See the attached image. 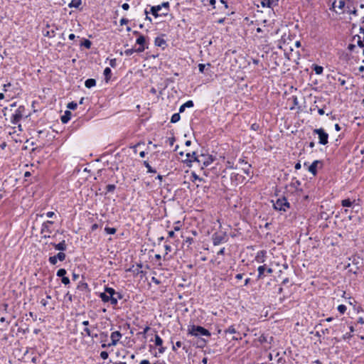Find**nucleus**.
<instances>
[{
    "label": "nucleus",
    "mask_w": 364,
    "mask_h": 364,
    "mask_svg": "<svg viewBox=\"0 0 364 364\" xmlns=\"http://www.w3.org/2000/svg\"><path fill=\"white\" fill-rule=\"evenodd\" d=\"M123 297H124V295L121 292H119V291L115 292L114 299L117 301V304H118V300L122 299Z\"/></svg>",
    "instance_id": "47"
},
{
    "label": "nucleus",
    "mask_w": 364,
    "mask_h": 364,
    "mask_svg": "<svg viewBox=\"0 0 364 364\" xmlns=\"http://www.w3.org/2000/svg\"><path fill=\"white\" fill-rule=\"evenodd\" d=\"M361 26L359 28V31H360V33L363 34L364 33V16L362 17L361 18Z\"/></svg>",
    "instance_id": "54"
},
{
    "label": "nucleus",
    "mask_w": 364,
    "mask_h": 364,
    "mask_svg": "<svg viewBox=\"0 0 364 364\" xmlns=\"http://www.w3.org/2000/svg\"><path fill=\"white\" fill-rule=\"evenodd\" d=\"M266 254H267L266 250H259V251H258L257 255H256V257H255L256 262H257L258 263H263V262H265V259H266Z\"/></svg>",
    "instance_id": "21"
},
{
    "label": "nucleus",
    "mask_w": 364,
    "mask_h": 364,
    "mask_svg": "<svg viewBox=\"0 0 364 364\" xmlns=\"http://www.w3.org/2000/svg\"><path fill=\"white\" fill-rule=\"evenodd\" d=\"M77 289L81 291H85L88 289V284L86 282H81L77 285Z\"/></svg>",
    "instance_id": "37"
},
{
    "label": "nucleus",
    "mask_w": 364,
    "mask_h": 364,
    "mask_svg": "<svg viewBox=\"0 0 364 364\" xmlns=\"http://www.w3.org/2000/svg\"><path fill=\"white\" fill-rule=\"evenodd\" d=\"M109 65L112 68H115L117 66V60L116 58H112L109 60Z\"/></svg>",
    "instance_id": "55"
},
{
    "label": "nucleus",
    "mask_w": 364,
    "mask_h": 364,
    "mask_svg": "<svg viewBox=\"0 0 364 364\" xmlns=\"http://www.w3.org/2000/svg\"><path fill=\"white\" fill-rule=\"evenodd\" d=\"M122 8L125 10V11H127L129 9V4H127V3H124L122 5Z\"/></svg>",
    "instance_id": "64"
},
{
    "label": "nucleus",
    "mask_w": 364,
    "mask_h": 364,
    "mask_svg": "<svg viewBox=\"0 0 364 364\" xmlns=\"http://www.w3.org/2000/svg\"><path fill=\"white\" fill-rule=\"evenodd\" d=\"M239 162L244 173L249 176L252 173L251 164H249L246 161H240Z\"/></svg>",
    "instance_id": "20"
},
{
    "label": "nucleus",
    "mask_w": 364,
    "mask_h": 364,
    "mask_svg": "<svg viewBox=\"0 0 364 364\" xmlns=\"http://www.w3.org/2000/svg\"><path fill=\"white\" fill-rule=\"evenodd\" d=\"M314 133L318 134V143L321 145H326L328 142V134L323 128L315 129Z\"/></svg>",
    "instance_id": "7"
},
{
    "label": "nucleus",
    "mask_w": 364,
    "mask_h": 364,
    "mask_svg": "<svg viewBox=\"0 0 364 364\" xmlns=\"http://www.w3.org/2000/svg\"><path fill=\"white\" fill-rule=\"evenodd\" d=\"M154 342L156 346H159V353H164L166 350V348L163 346V339L158 335L155 334Z\"/></svg>",
    "instance_id": "14"
},
{
    "label": "nucleus",
    "mask_w": 364,
    "mask_h": 364,
    "mask_svg": "<svg viewBox=\"0 0 364 364\" xmlns=\"http://www.w3.org/2000/svg\"><path fill=\"white\" fill-rule=\"evenodd\" d=\"M144 146V144L138 143L137 144L129 146L125 149H123L120 152L117 153L116 154V156H118L121 158L127 157V159H133L134 156L132 154H136L138 151L139 152V150L142 146Z\"/></svg>",
    "instance_id": "3"
},
{
    "label": "nucleus",
    "mask_w": 364,
    "mask_h": 364,
    "mask_svg": "<svg viewBox=\"0 0 364 364\" xmlns=\"http://www.w3.org/2000/svg\"><path fill=\"white\" fill-rule=\"evenodd\" d=\"M257 271V280L263 279L264 277H266L265 273L272 274L273 272V269L270 267H267L266 264L258 267Z\"/></svg>",
    "instance_id": "11"
},
{
    "label": "nucleus",
    "mask_w": 364,
    "mask_h": 364,
    "mask_svg": "<svg viewBox=\"0 0 364 364\" xmlns=\"http://www.w3.org/2000/svg\"><path fill=\"white\" fill-rule=\"evenodd\" d=\"M26 108L23 105H20L11 116L10 122L12 124H18L25 115Z\"/></svg>",
    "instance_id": "5"
},
{
    "label": "nucleus",
    "mask_w": 364,
    "mask_h": 364,
    "mask_svg": "<svg viewBox=\"0 0 364 364\" xmlns=\"http://www.w3.org/2000/svg\"><path fill=\"white\" fill-rule=\"evenodd\" d=\"M105 291L109 295V296H112V298H114V295H115V292H116L114 289L105 286Z\"/></svg>",
    "instance_id": "32"
},
{
    "label": "nucleus",
    "mask_w": 364,
    "mask_h": 364,
    "mask_svg": "<svg viewBox=\"0 0 364 364\" xmlns=\"http://www.w3.org/2000/svg\"><path fill=\"white\" fill-rule=\"evenodd\" d=\"M337 309L340 314H344L346 311L347 307L344 304H340L338 306Z\"/></svg>",
    "instance_id": "40"
},
{
    "label": "nucleus",
    "mask_w": 364,
    "mask_h": 364,
    "mask_svg": "<svg viewBox=\"0 0 364 364\" xmlns=\"http://www.w3.org/2000/svg\"><path fill=\"white\" fill-rule=\"evenodd\" d=\"M11 86V82H8L4 85L3 90L4 92H7L9 90V87Z\"/></svg>",
    "instance_id": "60"
},
{
    "label": "nucleus",
    "mask_w": 364,
    "mask_h": 364,
    "mask_svg": "<svg viewBox=\"0 0 364 364\" xmlns=\"http://www.w3.org/2000/svg\"><path fill=\"white\" fill-rule=\"evenodd\" d=\"M103 74L105 75V80L106 82H108L112 76V70H111L110 68H109V67L105 68V69L104 70Z\"/></svg>",
    "instance_id": "29"
},
{
    "label": "nucleus",
    "mask_w": 364,
    "mask_h": 364,
    "mask_svg": "<svg viewBox=\"0 0 364 364\" xmlns=\"http://www.w3.org/2000/svg\"><path fill=\"white\" fill-rule=\"evenodd\" d=\"M206 65L210 67V63H207L206 65L202 64V63L198 64V66L199 72L201 73H203Z\"/></svg>",
    "instance_id": "45"
},
{
    "label": "nucleus",
    "mask_w": 364,
    "mask_h": 364,
    "mask_svg": "<svg viewBox=\"0 0 364 364\" xmlns=\"http://www.w3.org/2000/svg\"><path fill=\"white\" fill-rule=\"evenodd\" d=\"M290 187L294 188L296 193L302 192V189L300 188L301 182L299 180L294 179L290 183Z\"/></svg>",
    "instance_id": "22"
},
{
    "label": "nucleus",
    "mask_w": 364,
    "mask_h": 364,
    "mask_svg": "<svg viewBox=\"0 0 364 364\" xmlns=\"http://www.w3.org/2000/svg\"><path fill=\"white\" fill-rule=\"evenodd\" d=\"M232 164L231 161H222V162L218 161L214 164V166L204 171V175L210 177L218 176L225 172L228 168H232Z\"/></svg>",
    "instance_id": "1"
},
{
    "label": "nucleus",
    "mask_w": 364,
    "mask_h": 364,
    "mask_svg": "<svg viewBox=\"0 0 364 364\" xmlns=\"http://www.w3.org/2000/svg\"><path fill=\"white\" fill-rule=\"evenodd\" d=\"M274 209L279 211L286 212L290 208V204L285 197L277 198L273 203Z\"/></svg>",
    "instance_id": "6"
},
{
    "label": "nucleus",
    "mask_w": 364,
    "mask_h": 364,
    "mask_svg": "<svg viewBox=\"0 0 364 364\" xmlns=\"http://www.w3.org/2000/svg\"><path fill=\"white\" fill-rule=\"evenodd\" d=\"M48 261L49 262L52 264V265H55L56 264V263L58 262V259L56 257L55 255L54 256H50L49 258H48Z\"/></svg>",
    "instance_id": "46"
},
{
    "label": "nucleus",
    "mask_w": 364,
    "mask_h": 364,
    "mask_svg": "<svg viewBox=\"0 0 364 364\" xmlns=\"http://www.w3.org/2000/svg\"><path fill=\"white\" fill-rule=\"evenodd\" d=\"M135 52H136V49L129 48V49H127V50H124V54L127 56H130V55H132Z\"/></svg>",
    "instance_id": "48"
},
{
    "label": "nucleus",
    "mask_w": 364,
    "mask_h": 364,
    "mask_svg": "<svg viewBox=\"0 0 364 364\" xmlns=\"http://www.w3.org/2000/svg\"><path fill=\"white\" fill-rule=\"evenodd\" d=\"M180 119H181V116H180V113L178 112V113H175L171 116V122L176 123L180 120Z\"/></svg>",
    "instance_id": "35"
},
{
    "label": "nucleus",
    "mask_w": 364,
    "mask_h": 364,
    "mask_svg": "<svg viewBox=\"0 0 364 364\" xmlns=\"http://www.w3.org/2000/svg\"><path fill=\"white\" fill-rule=\"evenodd\" d=\"M100 298L102 299V301L105 303L110 302V304L115 306H117V301L114 298H112V296H109V295L105 292H102L100 294Z\"/></svg>",
    "instance_id": "13"
},
{
    "label": "nucleus",
    "mask_w": 364,
    "mask_h": 364,
    "mask_svg": "<svg viewBox=\"0 0 364 364\" xmlns=\"http://www.w3.org/2000/svg\"><path fill=\"white\" fill-rule=\"evenodd\" d=\"M82 4V0H71L68 4L69 8L78 9Z\"/></svg>",
    "instance_id": "28"
},
{
    "label": "nucleus",
    "mask_w": 364,
    "mask_h": 364,
    "mask_svg": "<svg viewBox=\"0 0 364 364\" xmlns=\"http://www.w3.org/2000/svg\"><path fill=\"white\" fill-rule=\"evenodd\" d=\"M85 85L87 88H92L96 85V80L93 78L87 79Z\"/></svg>",
    "instance_id": "30"
},
{
    "label": "nucleus",
    "mask_w": 364,
    "mask_h": 364,
    "mask_svg": "<svg viewBox=\"0 0 364 364\" xmlns=\"http://www.w3.org/2000/svg\"><path fill=\"white\" fill-rule=\"evenodd\" d=\"M355 201V200H351L350 198H346L342 200L341 203L343 207L350 208L353 206Z\"/></svg>",
    "instance_id": "25"
},
{
    "label": "nucleus",
    "mask_w": 364,
    "mask_h": 364,
    "mask_svg": "<svg viewBox=\"0 0 364 364\" xmlns=\"http://www.w3.org/2000/svg\"><path fill=\"white\" fill-rule=\"evenodd\" d=\"M105 231L109 235H114L115 234L117 229L114 228L105 227Z\"/></svg>",
    "instance_id": "41"
},
{
    "label": "nucleus",
    "mask_w": 364,
    "mask_h": 364,
    "mask_svg": "<svg viewBox=\"0 0 364 364\" xmlns=\"http://www.w3.org/2000/svg\"><path fill=\"white\" fill-rule=\"evenodd\" d=\"M61 282L65 285H68L70 283V279L65 276L61 279Z\"/></svg>",
    "instance_id": "49"
},
{
    "label": "nucleus",
    "mask_w": 364,
    "mask_h": 364,
    "mask_svg": "<svg viewBox=\"0 0 364 364\" xmlns=\"http://www.w3.org/2000/svg\"><path fill=\"white\" fill-rule=\"evenodd\" d=\"M188 333L194 336H204L209 337L211 336L210 332L208 329L196 325H191L188 327Z\"/></svg>",
    "instance_id": "4"
},
{
    "label": "nucleus",
    "mask_w": 364,
    "mask_h": 364,
    "mask_svg": "<svg viewBox=\"0 0 364 364\" xmlns=\"http://www.w3.org/2000/svg\"><path fill=\"white\" fill-rule=\"evenodd\" d=\"M322 161H314L311 164H308L306 161L304 162V166L308 168L309 172H311L314 176H316L317 173V168L318 164H320V167H322Z\"/></svg>",
    "instance_id": "10"
},
{
    "label": "nucleus",
    "mask_w": 364,
    "mask_h": 364,
    "mask_svg": "<svg viewBox=\"0 0 364 364\" xmlns=\"http://www.w3.org/2000/svg\"><path fill=\"white\" fill-rule=\"evenodd\" d=\"M224 333L225 334L227 333H231V334H240L239 332L237 331V329L235 328V325H231L230 326H229L227 329H225L224 331Z\"/></svg>",
    "instance_id": "31"
},
{
    "label": "nucleus",
    "mask_w": 364,
    "mask_h": 364,
    "mask_svg": "<svg viewBox=\"0 0 364 364\" xmlns=\"http://www.w3.org/2000/svg\"><path fill=\"white\" fill-rule=\"evenodd\" d=\"M100 357L103 359V360H106L109 357V353L107 352V351H102L100 353Z\"/></svg>",
    "instance_id": "53"
},
{
    "label": "nucleus",
    "mask_w": 364,
    "mask_h": 364,
    "mask_svg": "<svg viewBox=\"0 0 364 364\" xmlns=\"http://www.w3.org/2000/svg\"><path fill=\"white\" fill-rule=\"evenodd\" d=\"M77 104L75 102H70L68 104L67 107L70 109L74 110L77 108Z\"/></svg>",
    "instance_id": "44"
},
{
    "label": "nucleus",
    "mask_w": 364,
    "mask_h": 364,
    "mask_svg": "<svg viewBox=\"0 0 364 364\" xmlns=\"http://www.w3.org/2000/svg\"><path fill=\"white\" fill-rule=\"evenodd\" d=\"M336 0H333V2H332V4H331V7L329 8V9H330L331 11H333L336 12V10H335V8L336 7Z\"/></svg>",
    "instance_id": "57"
},
{
    "label": "nucleus",
    "mask_w": 364,
    "mask_h": 364,
    "mask_svg": "<svg viewBox=\"0 0 364 364\" xmlns=\"http://www.w3.org/2000/svg\"><path fill=\"white\" fill-rule=\"evenodd\" d=\"M313 70L316 75H321L323 71V68L318 65H313Z\"/></svg>",
    "instance_id": "33"
},
{
    "label": "nucleus",
    "mask_w": 364,
    "mask_h": 364,
    "mask_svg": "<svg viewBox=\"0 0 364 364\" xmlns=\"http://www.w3.org/2000/svg\"><path fill=\"white\" fill-rule=\"evenodd\" d=\"M136 43L139 45V47L136 49V53H142L148 46L146 43V38L143 35H139L136 40Z\"/></svg>",
    "instance_id": "9"
},
{
    "label": "nucleus",
    "mask_w": 364,
    "mask_h": 364,
    "mask_svg": "<svg viewBox=\"0 0 364 364\" xmlns=\"http://www.w3.org/2000/svg\"><path fill=\"white\" fill-rule=\"evenodd\" d=\"M58 260L61 262L64 261L66 258V255L63 252V251L59 252L57 255H55Z\"/></svg>",
    "instance_id": "38"
},
{
    "label": "nucleus",
    "mask_w": 364,
    "mask_h": 364,
    "mask_svg": "<svg viewBox=\"0 0 364 364\" xmlns=\"http://www.w3.org/2000/svg\"><path fill=\"white\" fill-rule=\"evenodd\" d=\"M116 189V186L114 184H108L106 186V191L107 193L113 192Z\"/></svg>",
    "instance_id": "43"
},
{
    "label": "nucleus",
    "mask_w": 364,
    "mask_h": 364,
    "mask_svg": "<svg viewBox=\"0 0 364 364\" xmlns=\"http://www.w3.org/2000/svg\"><path fill=\"white\" fill-rule=\"evenodd\" d=\"M84 332L85 333L86 336L89 337L94 338V336L92 333H91L90 329L87 327L84 328Z\"/></svg>",
    "instance_id": "52"
},
{
    "label": "nucleus",
    "mask_w": 364,
    "mask_h": 364,
    "mask_svg": "<svg viewBox=\"0 0 364 364\" xmlns=\"http://www.w3.org/2000/svg\"><path fill=\"white\" fill-rule=\"evenodd\" d=\"M259 128V125L257 123H254L251 125V129H252L254 131L258 130Z\"/></svg>",
    "instance_id": "59"
},
{
    "label": "nucleus",
    "mask_w": 364,
    "mask_h": 364,
    "mask_svg": "<svg viewBox=\"0 0 364 364\" xmlns=\"http://www.w3.org/2000/svg\"><path fill=\"white\" fill-rule=\"evenodd\" d=\"M194 106V103L192 100H188L183 105H181L179 107V113H182L185 111L186 108H191Z\"/></svg>",
    "instance_id": "23"
},
{
    "label": "nucleus",
    "mask_w": 364,
    "mask_h": 364,
    "mask_svg": "<svg viewBox=\"0 0 364 364\" xmlns=\"http://www.w3.org/2000/svg\"><path fill=\"white\" fill-rule=\"evenodd\" d=\"M150 330V327L149 326H146L144 328V331H141V332H139L138 334L139 335H142L144 338H146V333Z\"/></svg>",
    "instance_id": "50"
},
{
    "label": "nucleus",
    "mask_w": 364,
    "mask_h": 364,
    "mask_svg": "<svg viewBox=\"0 0 364 364\" xmlns=\"http://www.w3.org/2000/svg\"><path fill=\"white\" fill-rule=\"evenodd\" d=\"M65 299H67L69 301H73V295L70 294V292H68L65 295Z\"/></svg>",
    "instance_id": "56"
},
{
    "label": "nucleus",
    "mask_w": 364,
    "mask_h": 364,
    "mask_svg": "<svg viewBox=\"0 0 364 364\" xmlns=\"http://www.w3.org/2000/svg\"><path fill=\"white\" fill-rule=\"evenodd\" d=\"M215 161H203V166L201 168L205 171H208V168H211V166H214V162Z\"/></svg>",
    "instance_id": "27"
},
{
    "label": "nucleus",
    "mask_w": 364,
    "mask_h": 364,
    "mask_svg": "<svg viewBox=\"0 0 364 364\" xmlns=\"http://www.w3.org/2000/svg\"><path fill=\"white\" fill-rule=\"evenodd\" d=\"M343 13H347V14H353L354 16H357V9L354 7H352L350 5L348 4L346 6V8L345 10H343V11H342Z\"/></svg>",
    "instance_id": "26"
},
{
    "label": "nucleus",
    "mask_w": 364,
    "mask_h": 364,
    "mask_svg": "<svg viewBox=\"0 0 364 364\" xmlns=\"http://www.w3.org/2000/svg\"><path fill=\"white\" fill-rule=\"evenodd\" d=\"M122 337V334L119 331L112 332L110 336L112 341L108 343V346H116Z\"/></svg>",
    "instance_id": "12"
},
{
    "label": "nucleus",
    "mask_w": 364,
    "mask_h": 364,
    "mask_svg": "<svg viewBox=\"0 0 364 364\" xmlns=\"http://www.w3.org/2000/svg\"><path fill=\"white\" fill-rule=\"evenodd\" d=\"M355 44L354 43H350L348 46V49L349 51H353L354 50V48H355Z\"/></svg>",
    "instance_id": "58"
},
{
    "label": "nucleus",
    "mask_w": 364,
    "mask_h": 364,
    "mask_svg": "<svg viewBox=\"0 0 364 364\" xmlns=\"http://www.w3.org/2000/svg\"><path fill=\"white\" fill-rule=\"evenodd\" d=\"M352 42L357 45L360 48L364 46V35H355L352 38Z\"/></svg>",
    "instance_id": "15"
},
{
    "label": "nucleus",
    "mask_w": 364,
    "mask_h": 364,
    "mask_svg": "<svg viewBox=\"0 0 364 364\" xmlns=\"http://www.w3.org/2000/svg\"><path fill=\"white\" fill-rule=\"evenodd\" d=\"M338 82L341 85H346V80L343 79V78H341V77H338Z\"/></svg>",
    "instance_id": "63"
},
{
    "label": "nucleus",
    "mask_w": 364,
    "mask_h": 364,
    "mask_svg": "<svg viewBox=\"0 0 364 364\" xmlns=\"http://www.w3.org/2000/svg\"><path fill=\"white\" fill-rule=\"evenodd\" d=\"M92 43L90 40L85 38L80 43V46H83L87 49L90 48Z\"/></svg>",
    "instance_id": "34"
},
{
    "label": "nucleus",
    "mask_w": 364,
    "mask_h": 364,
    "mask_svg": "<svg viewBox=\"0 0 364 364\" xmlns=\"http://www.w3.org/2000/svg\"><path fill=\"white\" fill-rule=\"evenodd\" d=\"M154 45L157 47L162 48L163 50H164L167 46L166 41L163 37L161 36H157L156 38H155Z\"/></svg>",
    "instance_id": "19"
},
{
    "label": "nucleus",
    "mask_w": 364,
    "mask_h": 364,
    "mask_svg": "<svg viewBox=\"0 0 364 364\" xmlns=\"http://www.w3.org/2000/svg\"><path fill=\"white\" fill-rule=\"evenodd\" d=\"M144 166L147 168V170H148V172L149 173H156V170L153 168L148 163L147 161H144Z\"/></svg>",
    "instance_id": "39"
},
{
    "label": "nucleus",
    "mask_w": 364,
    "mask_h": 364,
    "mask_svg": "<svg viewBox=\"0 0 364 364\" xmlns=\"http://www.w3.org/2000/svg\"><path fill=\"white\" fill-rule=\"evenodd\" d=\"M164 248H165V250H166V254L164 256V259H166V256L168 255V253L169 252L171 251V247L169 245H164Z\"/></svg>",
    "instance_id": "51"
},
{
    "label": "nucleus",
    "mask_w": 364,
    "mask_h": 364,
    "mask_svg": "<svg viewBox=\"0 0 364 364\" xmlns=\"http://www.w3.org/2000/svg\"><path fill=\"white\" fill-rule=\"evenodd\" d=\"M50 245H52L55 248V250H58L60 252L65 251L67 250V245L65 240H64L57 244L54 242H50Z\"/></svg>",
    "instance_id": "16"
},
{
    "label": "nucleus",
    "mask_w": 364,
    "mask_h": 364,
    "mask_svg": "<svg viewBox=\"0 0 364 364\" xmlns=\"http://www.w3.org/2000/svg\"><path fill=\"white\" fill-rule=\"evenodd\" d=\"M72 113L69 110H66L64 114L61 117L60 119L63 124H66L71 118Z\"/></svg>",
    "instance_id": "24"
},
{
    "label": "nucleus",
    "mask_w": 364,
    "mask_h": 364,
    "mask_svg": "<svg viewBox=\"0 0 364 364\" xmlns=\"http://www.w3.org/2000/svg\"><path fill=\"white\" fill-rule=\"evenodd\" d=\"M66 274H67L66 269L61 268L57 271L56 275H57V277H60L62 279L63 277L66 276Z\"/></svg>",
    "instance_id": "36"
},
{
    "label": "nucleus",
    "mask_w": 364,
    "mask_h": 364,
    "mask_svg": "<svg viewBox=\"0 0 364 364\" xmlns=\"http://www.w3.org/2000/svg\"><path fill=\"white\" fill-rule=\"evenodd\" d=\"M53 224V222L51 220H47L42 224L41 233L47 232L50 234L52 232V230L50 229V225Z\"/></svg>",
    "instance_id": "17"
},
{
    "label": "nucleus",
    "mask_w": 364,
    "mask_h": 364,
    "mask_svg": "<svg viewBox=\"0 0 364 364\" xmlns=\"http://www.w3.org/2000/svg\"><path fill=\"white\" fill-rule=\"evenodd\" d=\"M46 36L49 38H53L55 36V32H54V31H48L47 33L46 34Z\"/></svg>",
    "instance_id": "61"
},
{
    "label": "nucleus",
    "mask_w": 364,
    "mask_h": 364,
    "mask_svg": "<svg viewBox=\"0 0 364 364\" xmlns=\"http://www.w3.org/2000/svg\"><path fill=\"white\" fill-rule=\"evenodd\" d=\"M226 237V232H215L212 235V240L213 245H219L220 244L226 242L225 240Z\"/></svg>",
    "instance_id": "8"
},
{
    "label": "nucleus",
    "mask_w": 364,
    "mask_h": 364,
    "mask_svg": "<svg viewBox=\"0 0 364 364\" xmlns=\"http://www.w3.org/2000/svg\"><path fill=\"white\" fill-rule=\"evenodd\" d=\"M337 7L338 8V9L342 10L343 11V10H345L346 8V0H340L338 1V5L337 6Z\"/></svg>",
    "instance_id": "42"
},
{
    "label": "nucleus",
    "mask_w": 364,
    "mask_h": 364,
    "mask_svg": "<svg viewBox=\"0 0 364 364\" xmlns=\"http://www.w3.org/2000/svg\"><path fill=\"white\" fill-rule=\"evenodd\" d=\"M279 0H261L262 7L273 8L278 5Z\"/></svg>",
    "instance_id": "18"
},
{
    "label": "nucleus",
    "mask_w": 364,
    "mask_h": 364,
    "mask_svg": "<svg viewBox=\"0 0 364 364\" xmlns=\"http://www.w3.org/2000/svg\"><path fill=\"white\" fill-rule=\"evenodd\" d=\"M128 22H129V20L127 18H122L120 20V25L122 26V25L127 24V23H128Z\"/></svg>",
    "instance_id": "62"
},
{
    "label": "nucleus",
    "mask_w": 364,
    "mask_h": 364,
    "mask_svg": "<svg viewBox=\"0 0 364 364\" xmlns=\"http://www.w3.org/2000/svg\"><path fill=\"white\" fill-rule=\"evenodd\" d=\"M170 11L169 2H163L161 4L156 6H150L149 10L146 8L144 14H151L154 18L164 17L168 14Z\"/></svg>",
    "instance_id": "2"
}]
</instances>
